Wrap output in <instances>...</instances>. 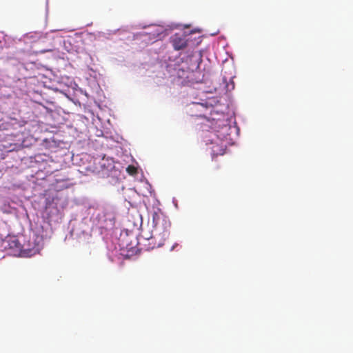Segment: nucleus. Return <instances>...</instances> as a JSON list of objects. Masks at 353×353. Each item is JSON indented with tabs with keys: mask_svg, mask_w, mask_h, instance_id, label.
I'll list each match as a JSON object with an SVG mask.
<instances>
[{
	"mask_svg": "<svg viewBox=\"0 0 353 353\" xmlns=\"http://www.w3.org/2000/svg\"><path fill=\"white\" fill-rule=\"evenodd\" d=\"M176 245V243H173V244L170 246V251H172V250L174 249V248H175Z\"/></svg>",
	"mask_w": 353,
	"mask_h": 353,
	"instance_id": "nucleus-7",
	"label": "nucleus"
},
{
	"mask_svg": "<svg viewBox=\"0 0 353 353\" xmlns=\"http://www.w3.org/2000/svg\"><path fill=\"white\" fill-rule=\"evenodd\" d=\"M172 46L175 50H176V40H172Z\"/></svg>",
	"mask_w": 353,
	"mask_h": 353,
	"instance_id": "nucleus-6",
	"label": "nucleus"
},
{
	"mask_svg": "<svg viewBox=\"0 0 353 353\" xmlns=\"http://www.w3.org/2000/svg\"><path fill=\"white\" fill-rule=\"evenodd\" d=\"M163 221L164 220L161 221L160 219L158 217L154 225V230L152 232V234L150 236H145V238L148 240H151L152 241H153V240H156L161 234L162 226L163 225Z\"/></svg>",
	"mask_w": 353,
	"mask_h": 353,
	"instance_id": "nucleus-1",
	"label": "nucleus"
},
{
	"mask_svg": "<svg viewBox=\"0 0 353 353\" xmlns=\"http://www.w3.org/2000/svg\"><path fill=\"white\" fill-rule=\"evenodd\" d=\"M154 241H156V240H154ZM154 244H157V242H154ZM165 245V243H163L161 241H159L157 243V247H161L162 245ZM153 247H155V245H153Z\"/></svg>",
	"mask_w": 353,
	"mask_h": 353,
	"instance_id": "nucleus-5",
	"label": "nucleus"
},
{
	"mask_svg": "<svg viewBox=\"0 0 353 353\" xmlns=\"http://www.w3.org/2000/svg\"><path fill=\"white\" fill-rule=\"evenodd\" d=\"M127 172L132 176H134L137 174V168L134 165H128L126 168Z\"/></svg>",
	"mask_w": 353,
	"mask_h": 353,
	"instance_id": "nucleus-2",
	"label": "nucleus"
},
{
	"mask_svg": "<svg viewBox=\"0 0 353 353\" xmlns=\"http://www.w3.org/2000/svg\"><path fill=\"white\" fill-rule=\"evenodd\" d=\"M169 234H170L169 230H167L166 228H165V229L163 230V237H164V239H163V241H166V238H168V237Z\"/></svg>",
	"mask_w": 353,
	"mask_h": 353,
	"instance_id": "nucleus-4",
	"label": "nucleus"
},
{
	"mask_svg": "<svg viewBox=\"0 0 353 353\" xmlns=\"http://www.w3.org/2000/svg\"><path fill=\"white\" fill-rule=\"evenodd\" d=\"M147 34H152L154 36V37H158L159 36V30H155V31H151V32H146Z\"/></svg>",
	"mask_w": 353,
	"mask_h": 353,
	"instance_id": "nucleus-3",
	"label": "nucleus"
}]
</instances>
